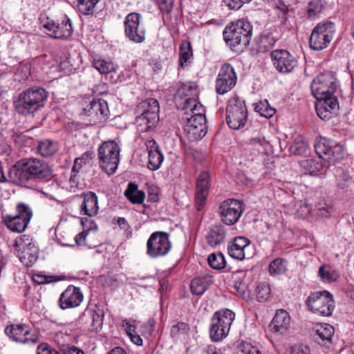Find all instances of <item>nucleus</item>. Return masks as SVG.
<instances>
[{"mask_svg":"<svg viewBox=\"0 0 354 354\" xmlns=\"http://www.w3.org/2000/svg\"><path fill=\"white\" fill-rule=\"evenodd\" d=\"M53 170L44 160L36 158H23L10 169V180L17 185L26 186L32 181L42 180L51 177Z\"/></svg>","mask_w":354,"mask_h":354,"instance_id":"f257e3e1","label":"nucleus"},{"mask_svg":"<svg viewBox=\"0 0 354 354\" xmlns=\"http://www.w3.org/2000/svg\"><path fill=\"white\" fill-rule=\"evenodd\" d=\"M48 96L41 87H32L21 92L13 102L15 111L22 116H34L44 108Z\"/></svg>","mask_w":354,"mask_h":354,"instance_id":"f03ea898","label":"nucleus"},{"mask_svg":"<svg viewBox=\"0 0 354 354\" xmlns=\"http://www.w3.org/2000/svg\"><path fill=\"white\" fill-rule=\"evenodd\" d=\"M252 34L251 24L244 19H239L225 27L223 38L232 50L241 53L249 45Z\"/></svg>","mask_w":354,"mask_h":354,"instance_id":"7ed1b4c3","label":"nucleus"},{"mask_svg":"<svg viewBox=\"0 0 354 354\" xmlns=\"http://www.w3.org/2000/svg\"><path fill=\"white\" fill-rule=\"evenodd\" d=\"M198 89L196 86L184 84L176 91L174 102L178 109L184 111L186 117L196 118L199 116L206 118L205 109L198 101Z\"/></svg>","mask_w":354,"mask_h":354,"instance_id":"20e7f679","label":"nucleus"},{"mask_svg":"<svg viewBox=\"0 0 354 354\" xmlns=\"http://www.w3.org/2000/svg\"><path fill=\"white\" fill-rule=\"evenodd\" d=\"M120 149L115 140L103 142L97 149L99 164L102 169L109 175L115 172L120 162Z\"/></svg>","mask_w":354,"mask_h":354,"instance_id":"39448f33","label":"nucleus"},{"mask_svg":"<svg viewBox=\"0 0 354 354\" xmlns=\"http://www.w3.org/2000/svg\"><path fill=\"white\" fill-rule=\"evenodd\" d=\"M234 317V313L229 309L216 311L214 314L209 329L210 337L212 341H221L228 335Z\"/></svg>","mask_w":354,"mask_h":354,"instance_id":"423d86ee","label":"nucleus"},{"mask_svg":"<svg viewBox=\"0 0 354 354\" xmlns=\"http://www.w3.org/2000/svg\"><path fill=\"white\" fill-rule=\"evenodd\" d=\"M248 120V110L244 101L238 97L232 98L226 109V121L232 129L243 128Z\"/></svg>","mask_w":354,"mask_h":354,"instance_id":"0eeeda50","label":"nucleus"},{"mask_svg":"<svg viewBox=\"0 0 354 354\" xmlns=\"http://www.w3.org/2000/svg\"><path fill=\"white\" fill-rule=\"evenodd\" d=\"M306 304L311 311L326 317L332 315L335 307L333 295L326 290L310 294Z\"/></svg>","mask_w":354,"mask_h":354,"instance_id":"6e6552de","label":"nucleus"},{"mask_svg":"<svg viewBox=\"0 0 354 354\" xmlns=\"http://www.w3.org/2000/svg\"><path fill=\"white\" fill-rule=\"evenodd\" d=\"M16 209V214L3 216V221L11 231L21 233L27 227L32 218V213L31 209L23 203H19L17 205Z\"/></svg>","mask_w":354,"mask_h":354,"instance_id":"1a4fd4ad","label":"nucleus"},{"mask_svg":"<svg viewBox=\"0 0 354 354\" xmlns=\"http://www.w3.org/2000/svg\"><path fill=\"white\" fill-rule=\"evenodd\" d=\"M335 32L334 24L326 22L317 24L309 39V46L315 50L326 48L332 40Z\"/></svg>","mask_w":354,"mask_h":354,"instance_id":"9d476101","label":"nucleus"},{"mask_svg":"<svg viewBox=\"0 0 354 354\" xmlns=\"http://www.w3.org/2000/svg\"><path fill=\"white\" fill-rule=\"evenodd\" d=\"M335 90V78L330 73L319 74L311 84L312 94L317 100L333 95Z\"/></svg>","mask_w":354,"mask_h":354,"instance_id":"9b49d317","label":"nucleus"},{"mask_svg":"<svg viewBox=\"0 0 354 354\" xmlns=\"http://www.w3.org/2000/svg\"><path fill=\"white\" fill-rule=\"evenodd\" d=\"M169 236L165 232L152 233L147 242V254L153 258L166 255L171 248Z\"/></svg>","mask_w":354,"mask_h":354,"instance_id":"f8f14e48","label":"nucleus"},{"mask_svg":"<svg viewBox=\"0 0 354 354\" xmlns=\"http://www.w3.org/2000/svg\"><path fill=\"white\" fill-rule=\"evenodd\" d=\"M315 150L319 158L328 162H336L343 157L342 146L326 138H321L316 142Z\"/></svg>","mask_w":354,"mask_h":354,"instance_id":"ddd939ff","label":"nucleus"},{"mask_svg":"<svg viewBox=\"0 0 354 354\" xmlns=\"http://www.w3.org/2000/svg\"><path fill=\"white\" fill-rule=\"evenodd\" d=\"M243 203L239 200L227 199L219 206L221 220L226 225L236 223L243 212Z\"/></svg>","mask_w":354,"mask_h":354,"instance_id":"4468645a","label":"nucleus"},{"mask_svg":"<svg viewBox=\"0 0 354 354\" xmlns=\"http://www.w3.org/2000/svg\"><path fill=\"white\" fill-rule=\"evenodd\" d=\"M236 83L234 68L230 64H224L218 73L216 81L217 93L223 95L232 90Z\"/></svg>","mask_w":354,"mask_h":354,"instance_id":"2eb2a0df","label":"nucleus"},{"mask_svg":"<svg viewBox=\"0 0 354 354\" xmlns=\"http://www.w3.org/2000/svg\"><path fill=\"white\" fill-rule=\"evenodd\" d=\"M5 333L10 339L23 344H35L39 339L37 334H31L29 326L26 324H11L6 327Z\"/></svg>","mask_w":354,"mask_h":354,"instance_id":"dca6fc26","label":"nucleus"},{"mask_svg":"<svg viewBox=\"0 0 354 354\" xmlns=\"http://www.w3.org/2000/svg\"><path fill=\"white\" fill-rule=\"evenodd\" d=\"M43 26L48 31V35L50 37L57 39H67L72 35L73 32L71 21L66 17L62 23L47 18V21L44 24Z\"/></svg>","mask_w":354,"mask_h":354,"instance_id":"f3484780","label":"nucleus"},{"mask_svg":"<svg viewBox=\"0 0 354 354\" xmlns=\"http://www.w3.org/2000/svg\"><path fill=\"white\" fill-rule=\"evenodd\" d=\"M140 15L137 12L129 14L124 21L126 36L132 41L142 43L145 39V32L139 28Z\"/></svg>","mask_w":354,"mask_h":354,"instance_id":"a211bd4d","label":"nucleus"},{"mask_svg":"<svg viewBox=\"0 0 354 354\" xmlns=\"http://www.w3.org/2000/svg\"><path fill=\"white\" fill-rule=\"evenodd\" d=\"M187 120L184 131L190 141H196L203 138L207 133V120L201 116L196 118H184Z\"/></svg>","mask_w":354,"mask_h":354,"instance_id":"6ab92c4d","label":"nucleus"},{"mask_svg":"<svg viewBox=\"0 0 354 354\" xmlns=\"http://www.w3.org/2000/svg\"><path fill=\"white\" fill-rule=\"evenodd\" d=\"M270 55L273 65L280 73H290L297 66V60L288 50H275Z\"/></svg>","mask_w":354,"mask_h":354,"instance_id":"aec40b11","label":"nucleus"},{"mask_svg":"<svg viewBox=\"0 0 354 354\" xmlns=\"http://www.w3.org/2000/svg\"><path fill=\"white\" fill-rule=\"evenodd\" d=\"M83 300V295L79 288L69 286L60 296L59 303L62 309L78 306Z\"/></svg>","mask_w":354,"mask_h":354,"instance_id":"412c9836","label":"nucleus"},{"mask_svg":"<svg viewBox=\"0 0 354 354\" xmlns=\"http://www.w3.org/2000/svg\"><path fill=\"white\" fill-rule=\"evenodd\" d=\"M209 179V174L207 171L201 172L198 177L195 201L198 211L205 204L210 186Z\"/></svg>","mask_w":354,"mask_h":354,"instance_id":"4be33fe9","label":"nucleus"},{"mask_svg":"<svg viewBox=\"0 0 354 354\" xmlns=\"http://www.w3.org/2000/svg\"><path fill=\"white\" fill-rule=\"evenodd\" d=\"M250 248V241L243 236H238L228 246V253L234 259L243 260L249 256L248 250Z\"/></svg>","mask_w":354,"mask_h":354,"instance_id":"5701e85b","label":"nucleus"},{"mask_svg":"<svg viewBox=\"0 0 354 354\" xmlns=\"http://www.w3.org/2000/svg\"><path fill=\"white\" fill-rule=\"evenodd\" d=\"M145 145L149 155L148 168L152 171L157 170L163 161V155L154 140H147Z\"/></svg>","mask_w":354,"mask_h":354,"instance_id":"b1692460","label":"nucleus"},{"mask_svg":"<svg viewBox=\"0 0 354 354\" xmlns=\"http://www.w3.org/2000/svg\"><path fill=\"white\" fill-rule=\"evenodd\" d=\"M234 288L236 293L241 297L243 299H248L250 298V290L249 288L250 283V277L246 276V274L240 272L234 273L232 275Z\"/></svg>","mask_w":354,"mask_h":354,"instance_id":"393cba45","label":"nucleus"},{"mask_svg":"<svg viewBox=\"0 0 354 354\" xmlns=\"http://www.w3.org/2000/svg\"><path fill=\"white\" fill-rule=\"evenodd\" d=\"M290 323V317L288 312L283 309H279L277 310L269 327L272 331L282 334L288 329Z\"/></svg>","mask_w":354,"mask_h":354,"instance_id":"a878e982","label":"nucleus"},{"mask_svg":"<svg viewBox=\"0 0 354 354\" xmlns=\"http://www.w3.org/2000/svg\"><path fill=\"white\" fill-rule=\"evenodd\" d=\"M82 196L84 201L81 205V214L90 217L95 216L99 209L97 195L93 192H88Z\"/></svg>","mask_w":354,"mask_h":354,"instance_id":"bb28decb","label":"nucleus"},{"mask_svg":"<svg viewBox=\"0 0 354 354\" xmlns=\"http://www.w3.org/2000/svg\"><path fill=\"white\" fill-rule=\"evenodd\" d=\"M331 209V207L324 199H320L317 201L314 209H312L306 204L301 206V212H305V216L315 214L320 218L328 217L330 214Z\"/></svg>","mask_w":354,"mask_h":354,"instance_id":"cd10ccee","label":"nucleus"},{"mask_svg":"<svg viewBox=\"0 0 354 354\" xmlns=\"http://www.w3.org/2000/svg\"><path fill=\"white\" fill-rule=\"evenodd\" d=\"M13 247L18 253L21 252V254H24L22 257H19V258L22 262L26 263L28 266V263L26 261V259L29 260L30 263H32L36 260L37 257H26V254H30L28 250L32 247H34V244L26 236L17 238L15 240Z\"/></svg>","mask_w":354,"mask_h":354,"instance_id":"c85d7f7f","label":"nucleus"},{"mask_svg":"<svg viewBox=\"0 0 354 354\" xmlns=\"http://www.w3.org/2000/svg\"><path fill=\"white\" fill-rule=\"evenodd\" d=\"M138 109L142 114L151 116V121H159V103L154 98H148L138 104Z\"/></svg>","mask_w":354,"mask_h":354,"instance_id":"c756f323","label":"nucleus"},{"mask_svg":"<svg viewBox=\"0 0 354 354\" xmlns=\"http://www.w3.org/2000/svg\"><path fill=\"white\" fill-rule=\"evenodd\" d=\"M225 235L224 227L222 225H216L209 229L206 240L209 245L215 247L224 241Z\"/></svg>","mask_w":354,"mask_h":354,"instance_id":"7c9ffc66","label":"nucleus"},{"mask_svg":"<svg viewBox=\"0 0 354 354\" xmlns=\"http://www.w3.org/2000/svg\"><path fill=\"white\" fill-rule=\"evenodd\" d=\"M212 282L213 281L211 276L195 277L191 282V292L194 295H201Z\"/></svg>","mask_w":354,"mask_h":354,"instance_id":"2f4dec72","label":"nucleus"},{"mask_svg":"<svg viewBox=\"0 0 354 354\" xmlns=\"http://www.w3.org/2000/svg\"><path fill=\"white\" fill-rule=\"evenodd\" d=\"M88 115H95L99 119H102L108 115L107 102L102 99H93L89 104Z\"/></svg>","mask_w":354,"mask_h":354,"instance_id":"473e14b6","label":"nucleus"},{"mask_svg":"<svg viewBox=\"0 0 354 354\" xmlns=\"http://www.w3.org/2000/svg\"><path fill=\"white\" fill-rule=\"evenodd\" d=\"M124 196L132 203L138 204L142 203L145 197V192L138 190V185L133 183H130L128 185V187L124 192Z\"/></svg>","mask_w":354,"mask_h":354,"instance_id":"72a5a7b5","label":"nucleus"},{"mask_svg":"<svg viewBox=\"0 0 354 354\" xmlns=\"http://www.w3.org/2000/svg\"><path fill=\"white\" fill-rule=\"evenodd\" d=\"M334 333V328L330 324H325L320 326L316 330L315 340L318 344H326L327 342L331 341L332 336Z\"/></svg>","mask_w":354,"mask_h":354,"instance_id":"f704fd0d","label":"nucleus"},{"mask_svg":"<svg viewBox=\"0 0 354 354\" xmlns=\"http://www.w3.org/2000/svg\"><path fill=\"white\" fill-rule=\"evenodd\" d=\"M86 316L92 318L91 330H97L102 328L104 318V312L102 310L95 307L94 308H86Z\"/></svg>","mask_w":354,"mask_h":354,"instance_id":"c9c22d12","label":"nucleus"},{"mask_svg":"<svg viewBox=\"0 0 354 354\" xmlns=\"http://www.w3.org/2000/svg\"><path fill=\"white\" fill-rule=\"evenodd\" d=\"M158 121H151V116L140 114L136 118V124L138 131L141 132H147L153 127H156Z\"/></svg>","mask_w":354,"mask_h":354,"instance_id":"e433bc0d","label":"nucleus"},{"mask_svg":"<svg viewBox=\"0 0 354 354\" xmlns=\"http://www.w3.org/2000/svg\"><path fill=\"white\" fill-rule=\"evenodd\" d=\"M269 142L264 137H257L252 138L249 143L250 150H253L257 153H264L267 151Z\"/></svg>","mask_w":354,"mask_h":354,"instance_id":"4c0bfd02","label":"nucleus"},{"mask_svg":"<svg viewBox=\"0 0 354 354\" xmlns=\"http://www.w3.org/2000/svg\"><path fill=\"white\" fill-rule=\"evenodd\" d=\"M77 7L80 12L84 15H91L100 0H77Z\"/></svg>","mask_w":354,"mask_h":354,"instance_id":"58836bf2","label":"nucleus"},{"mask_svg":"<svg viewBox=\"0 0 354 354\" xmlns=\"http://www.w3.org/2000/svg\"><path fill=\"white\" fill-rule=\"evenodd\" d=\"M319 276L322 280L327 282L335 281L339 278V274L328 265H323L319 269Z\"/></svg>","mask_w":354,"mask_h":354,"instance_id":"ea45409f","label":"nucleus"},{"mask_svg":"<svg viewBox=\"0 0 354 354\" xmlns=\"http://www.w3.org/2000/svg\"><path fill=\"white\" fill-rule=\"evenodd\" d=\"M37 150L42 156H51L57 151V146L53 142L46 140L38 144Z\"/></svg>","mask_w":354,"mask_h":354,"instance_id":"a19ab883","label":"nucleus"},{"mask_svg":"<svg viewBox=\"0 0 354 354\" xmlns=\"http://www.w3.org/2000/svg\"><path fill=\"white\" fill-rule=\"evenodd\" d=\"M190 327L188 324L179 322L172 326L170 334L174 338H180L187 336Z\"/></svg>","mask_w":354,"mask_h":354,"instance_id":"79ce46f5","label":"nucleus"},{"mask_svg":"<svg viewBox=\"0 0 354 354\" xmlns=\"http://www.w3.org/2000/svg\"><path fill=\"white\" fill-rule=\"evenodd\" d=\"M93 155L94 153L93 151H88L80 157L75 158L71 171L73 173H78L84 165H86L93 159Z\"/></svg>","mask_w":354,"mask_h":354,"instance_id":"37998d69","label":"nucleus"},{"mask_svg":"<svg viewBox=\"0 0 354 354\" xmlns=\"http://www.w3.org/2000/svg\"><path fill=\"white\" fill-rule=\"evenodd\" d=\"M301 167L304 169V172L313 174L320 171L322 167V163L315 161L313 159H305L301 161Z\"/></svg>","mask_w":354,"mask_h":354,"instance_id":"c03bdc74","label":"nucleus"},{"mask_svg":"<svg viewBox=\"0 0 354 354\" xmlns=\"http://www.w3.org/2000/svg\"><path fill=\"white\" fill-rule=\"evenodd\" d=\"M208 264L215 270H221L225 266V260L221 253L211 254L207 259Z\"/></svg>","mask_w":354,"mask_h":354,"instance_id":"a18cd8bd","label":"nucleus"},{"mask_svg":"<svg viewBox=\"0 0 354 354\" xmlns=\"http://www.w3.org/2000/svg\"><path fill=\"white\" fill-rule=\"evenodd\" d=\"M308 144L306 140L299 138L290 147V152L294 155L306 153Z\"/></svg>","mask_w":354,"mask_h":354,"instance_id":"49530a36","label":"nucleus"},{"mask_svg":"<svg viewBox=\"0 0 354 354\" xmlns=\"http://www.w3.org/2000/svg\"><path fill=\"white\" fill-rule=\"evenodd\" d=\"M180 62L183 65V62H186L192 57V48L189 41H183L180 46Z\"/></svg>","mask_w":354,"mask_h":354,"instance_id":"de8ad7c7","label":"nucleus"},{"mask_svg":"<svg viewBox=\"0 0 354 354\" xmlns=\"http://www.w3.org/2000/svg\"><path fill=\"white\" fill-rule=\"evenodd\" d=\"M93 65L101 74H108L115 70L113 63L104 59L95 60Z\"/></svg>","mask_w":354,"mask_h":354,"instance_id":"09e8293b","label":"nucleus"},{"mask_svg":"<svg viewBox=\"0 0 354 354\" xmlns=\"http://www.w3.org/2000/svg\"><path fill=\"white\" fill-rule=\"evenodd\" d=\"M254 109L261 115L266 118H271L275 113V109L270 107L267 101L257 104Z\"/></svg>","mask_w":354,"mask_h":354,"instance_id":"8fccbe9b","label":"nucleus"},{"mask_svg":"<svg viewBox=\"0 0 354 354\" xmlns=\"http://www.w3.org/2000/svg\"><path fill=\"white\" fill-rule=\"evenodd\" d=\"M257 299L260 302H264L270 297V288L266 283H260L256 288Z\"/></svg>","mask_w":354,"mask_h":354,"instance_id":"3c124183","label":"nucleus"},{"mask_svg":"<svg viewBox=\"0 0 354 354\" xmlns=\"http://www.w3.org/2000/svg\"><path fill=\"white\" fill-rule=\"evenodd\" d=\"M30 66L28 64H21L17 68L15 75L14 79L17 82H22L26 80L30 75Z\"/></svg>","mask_w":354,"mask_h":354,"instance_id":"603ef678","label":"nucleus"},{"mask_svg":"<svg viewBox=\"0 0 354 354\" xmlns=\"http://www.w3.org/2000/svg\"><path fill=\"white\" fill-rule=\"evenodd\" d=\"M323 8L321 0H312L308 3L307 14L310 17H315L322 11Z\"/></svg>","mask_w":354,"mask_h":354,"instance_id":"864d4df0","label":"nucleus"},{"mask_svg":"<svg viewBox=\"0 0 354 354\" xmlns=\"http://www.w3.org/2000/svg\"><path fill=\"white\" fill-rule=\"evenodd\" d=\"M319 101L327 109V111H329L331 113L339 107L337 98L334 95L323 97V99H320Z\"/></svg>","mask_w":354,"mask_h":354,"instance_id":"5fc2aeb1","label":"nucleus"},{"mask_svg":"<svg viewBox=\"0 0 354 354\" xmlns=\"http://www.w3.org/2000/svg\"><path fill=\"white\" fill-rule=\"evenodd\" d=\"M285 270L282 259H276L272 261L269 265V272L272 274H281Z\"/></svg>","mask_w":354,"mask_h":354,"instance_id":"6e6d98bb","label":"nucleus"},{"mask_svg":"<svg viewBox=\"0 0 354 354\" xmlns=\"http://www.w3.org/2000/svg\"><path fill=\"white\" fill-rule=\"evenodd\" d=\"M236 354H261L259 349L250 344L242 343L236 352Z\"/></svg>","mask_w":354,"mask_h":354,"instance_id":"4d7b16f0","label":"nucleus"},{"mask_svg":"<svg viewBox=\"0 0 354 354\" xmlns=\"http://www.w3.org/2000/svg\"><path fill=\"white\" fill-rule=\"evenodd\" d=\"M251 1L252 0H223L225 6L231 10H238L243 3H248Z\"/></svg>","mask_w":354,"mask_h":354,"instance_id":"13d9d810","label":"nucleus"},{"mask_svg":"<svg viewBox=\"0 0 354 354\" xmlns=\"http://www.w3.org/2000/svg\"><path fill=\"white\" fill-rule=\"evenodd\" d=\"M316 111L317 115L322 120H326L331 117L332 113L329 111H327V109L325 108L319 101L316 104Z\"/></svg>","mask_w":354,"mask_h":354,"instance_id":"bf43d9fd","label":"nucleus"},{"mask_svg":"<svg viewBox=\"0 0 354 354\" xmlns=\"http://www.w3.org/2000/svg\"><path fill=\"white\" fill-rule=\"evenodd\" d=\"M37 354H60L55 348L46 343H42L37 346Z\"/></svg>","mask_w":354,"mask_h":354,"instance_id":"052dcab7","label":"nucleus"},{"mask_svg":"<svg viewBox=\"0 0 354 354\" xmlns=\"http://www.w3.org/2000/svg\"><path fill=\"white\" fill-rule=\"evenodd\" d=\"M159 8L162 13H169L173 9V0H160Z\"/></svg>","mask_w":354,"mask_h":354,"instance_id":"680f3d73","label":"nucleus"},{"mask_svg":"<svg viewBox=\"0 0 354 354\" xmlns=\"http://www.w3.org/2000/svg\"><path fill=\"white\" fill-rule=\"evenodd\" d=\"M310 348L304 345H295L291 348V354H310Z\"/></svg>","mask_w":354,"mask_h":354,"instance_id":"e2e57ef3","label":"nucleus"},{"mask_svg":"<svg viewBox=\"0 0 354 354\" xmlns=\"http://www.w3.org/2000/svg\"><path fill=\"white\" fill-rule=\"evenodd\" d=\"M62 352L64 354H84V352L75 346H64Z\"/></svg>","mask_w":354,"mask_h":354,"instance_id":"0e129e2a","label":"nucleus"},{"mask_svg":"<svg viewBox=\"0 0 354 354\" xmlns=\"http://www.w3.org/2000/svg\"><path fill=\"white\" fill-rule=\"evenodd\" d=\"M122 326L125 328V330L129 336H131L135 333L136 332V326L134 324H132L129 320L124 319L122 321Z\"/></svg>","mask_w":354,"mask_h":354,"instance_id":"69168bd1","label":"nucleus"},{"mask_svg":"<svg viewBox=\"0 0 354 354\" xmlns=\"http://www.w3.org/2000/svg\"><path fill=\"white\" fill-rule=\"evenodd\" d=\"M53 278L52 276L36 275L34 281L39 284L48 283L54 281Z\"/></svg>","mask_w":354,"mask_h":354,"instance_id":"338daca9","label":"nucleus"},{"mask_svg":"<svg viewBox=\"0 0 354 354\" xmlns=\"http://www.w3.org/2000/svg\"><path fill=\"white\" fill-rule=\"evenodd\" d=\"M88 234L87 231H83L76 235L75 241L77 245H83L85 244L86 237Z\"/></svg>","mask_w":354,"mask_h":354,"instance_id":"774afa93","label":"nucleus"}]
</instances>
